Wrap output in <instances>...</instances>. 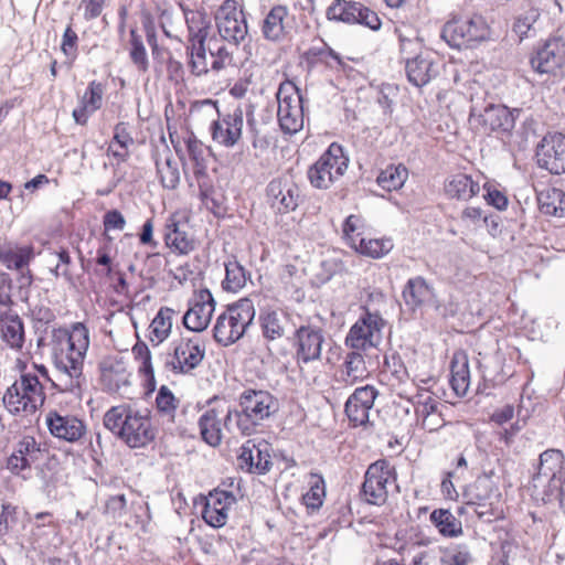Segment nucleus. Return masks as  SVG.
I'll list each match as a JSON object with an SVG mask.
<instances>
[{"label": "nucleus", "mask_w": 565, "mask_h": 565, "mask_svg": "<svg viewBox=\"0 0 565 565\" xmlns=\"http://www.w3.org/2000/svg\"><path fill=\"white\" fill-rule=\"evenodd\" d=\"M397 472L387 459L372 462L364 475L361 494L365 502L383 505L388 498V488L396 483Z\"/></svg>", "instance_id": "8"}, {"label": "nucleus", "mask_w": 565, "mask_h": 565, "mask_svg": "<svg viewBox=\"0 0 565 565\" xmlns=\"http://www.w3.org/2000/svg\"><path fill=\"white\" fill-rule=\"evenodd\" d=\"M244 111L236 107L232 113L222 115L211 125L212 139L218 145L233 148L242 138Z\"/></svg>", "instance_id": "19"}, {"label": "nucleus", "mask_w": 565, "mask_h": 565, "mask_svg": "<svg viewBox=\"0 0 565 565\" xmlns=\"http://www.w3.org/2000/svg\"><path fill=\"white\" fill-rule=\"evenodd\" d=\"M384 324L385 321L380 313L366 310L350 328L345 337V344L351 349L362 351L376 348L382 341Z\"/></svg>", "instance_id": "12"}, {"label": "nucleus", "mask_w": 565, "mask_h": 565, "mask_svg": "<svg viewBox=\"0 0 565 565\" xmlns=\"http://www.w3.org/2000/svg\"><path fill=\"white\" fill-rule=\"evenodd\" d=\"M215 26L220 39L238 47L248 36V23L243 7L236 0H224L215 12Z\"/></svg>", "instance_id": "7"}, {"label": "nucleus", "mask_w": 565, "mask_h": 565, "mask_svg": "<svg viewBox=\"0 0 565 565\" xmlns=\"http://www.w3.org/2000/svg\"><path fill=\"white\" fill-rule=\"evenodd\" d=\"M188 29V43L209 42L213 34L212 19L203 9L191 10L180 4Z\"/></svg>", "instance_id": "28"}, {"label": "nucleus", "mask_w": 565, "mask_h": 565, "mask_svg": "<svg viewBox=\"0 0 565 565\" xmlns=\"http://www.w3.org/2000/svg\"><path fill=\"white\" fill-rule=\"evenodd\" d=\"M429 520L444 537H458L463 532L461 521L448 509H435Z\"/></svg>", "instance_id": "38"}, {"label": "nucleus", "mask_w": 565, "mask_h": 565, "mask_svg": "<svg viewBox=\"0 0 565 565\" xmlns=\"http://www.w3.org/2000/svg\"><path fill=\"white\" fill-rule=\"evenodd\" d=\"M539 17L540 12L537 9L533 7L529 8L516 17L513 24V31L519 35L521 40L524 39L527 36L529 31L532 29Z\"/></svg>", "instance_id": "60"}, {"label": "nucleus", "mask_w": 565, "mask_h": 565, "mask_svg": "<svg viewBox=\"0 0 565 565\" xmlns=\"http://www.w3.org/2000/svg\"><path fill=\"white\" fill-rule=\"evenodd\" d=\"M256 310L249 298H243L227 306L221 313L213 328L215 341L222 345H230L238 341L253 324Z\"/></svg>", "instance_id": "4"}, {"label": "nucleus", "mask_w": 565, "mask_h": 565, "mask_svg": "<svg viewBox=\"0 0 565 565\" xmlns=\"http://www.w3.org/2000/svg\"><path fill=\"white\" fill-rule=\"evenodd\" d=\"M500 495L499 489L488 477L477 478L463 493V498L468 500V507L471 508V512L478 519L488 522L497 518L494 503L499 501Z\"/></svg>", "instance_id": "11"}, {"label": "nucleus", "mask_w": 565, "mask_h": 565, "mask_svg": "<svg viewBox=\"0 0 565 565\" xmlns=\"http://www.w3.org/2000/svg\"><path fill=\"white\" fill-rule=\"evenodd\" d=\"M278 102L277 117L280 129L294 135L303 128L302 96L299 88L290 81L282 82L276 94Z\"/></svg>", "instance_id": "10"}, {"label": "nucleus", "mask_w": 565, "mask_h": 565, "mask_svg": "<svg viewBox=\"0 0 565 565\" xmlns=\"http://www.w3.org/2000/svg\"><path fill=\"white\" fill-rule=\"evenodd\" d=\"M34 257L31 245L20 246L10 241L0 242V263L8 269L23 270Z\"/></svg>", "instance_id": "32"}, {"label": "nucleus", "mask_w": 565, "mask_h": 565, "mask_svg": "<svg viewBox=\"0 0 565 565\" xmlns=\"http://www.w3.org/2000/svg\"><path fill=\"white\" fill-rule=\"evenodd\" d=\"M270 450L271 446L266 440L245 441L237 457L239 468L250 473H267L273 466Z\"/></svg>", "instance_id": "17"}, {"label": "nucleus", "mask_w": 565, "mask_h": 565, "mask_svg": "<svg viewBox=\"0 0 565 565\" xmlns=\"http://www.w3.org/2000/svg\"><path fill=\"white\" fill-rule=\"evenodd\" d=\"M31 523V535L34 540H39L42 536L49 535V531L54 532L57 529V522L54 521L51 512H39L35 513L32 519L29 520Z\"/></svg>", "instance_id": "55"}, {"label": "nucleus", "mask_w": 565, "mask_h": 565, "mask_svg": "<svg viewBox=\"0 0 565 565\" xmlns=\"http://www.w3.org/2000/svg\"><path fill=\"white\" fill-rule=\"evenodd\" d=\"M376 396L377 391L371 385L358 387L349 396L344 405V412L352 426H363L369 422V413Z\"/></svg>", "instance_id": "21"}, {"label": "nucleus", "mask_w": 565, "mask_h": 565, "mask_svg": "<svg viewBox=\"0 0 565 565\" xmlns=\"http://www.w3.org/2000/svg\"><path fill=\"white\" fill-rule=\"evenodd\" d=\"M173 315L174 310L170 308H161L156 315L149 327V338L152 343L156 341L154 345L160 344L169 337L172 328Z\"/></svg>", "instance_id": "45"}, {"label": "nucleus", "mask_w": 565, "mask_h": 565, "mask_svg": "<svg viewBox=\"0 0 565 565\" xmlns=\"http://www.w3.org/2000/svg\"><path fill=\"white\" fill-rule=\"evenodd\" d=\"M205 356V347L198 338H181L175 343L173 355L167 365L174 373L188 374L196 369Z\"/></svg>", "instance_id": "16"}, {"label": "nucleus", "mask_w": 565, "mask_h": 565, "mask_svg": "<svg viewBox=\"0 0 565 565\" xmlns=\"http://www.w3.org/2000/svg\"><path fill=\"white\" fill-rule=\"evenodd\" d=\"M207 42L188 43L186 55L189 57L188 65L191 73L195 76H202L207 74L210 67L206 54Z\"/></svg>", "instance_id": "47"}, {"label": "nucleus", "mask_w": 565, "mask_h": 565, "mask_svg": "<svg viewBox=\"0 0 565 565\" xmlns=\"http://www.w3.org/2000/svg\"><path fill=\"white\" fill-rule=\"evenodd\" d=\"M266 194L270 206L280 214L295 211L300 201V190L289 178L273 179L267 188Z\"/></svg>", "instance_id": "18"}, {"label": "nucleus", "mask_w": 565, "mask_h": 565, "mask_svg": "<svg viewBox=\"0 0 565 565\" xmlns=\"http://www.w3.org/2000/svg\"><path fill=\"white\" fill-rule=\"evenodd\" d=\"M412 402L418 420L439 413V401L427 390L419 391L413 396Z\"/></svg>", "instance_id": "49"}, {"label": "nucleus", "mask_w": 565, "mask_h": 565, "mask_svg": "<svg viewBox=\"0 0 565 565\" xmlns=\"http://www.w3.org/2000/svg\"><path fill=\"white\" fill-rule=\"evenodd\" d=\"M394 247L391 238H361L358 250L372 258H382L387 255Z\"/></svg>", "instance_id": "51"}, {"label": "nucleus", "mask_w": 565, "mask_h": 565, "mask_svg": "<svg viewBox=\"0 0 565 565\" xmlns=\"http://www.w3.org/2000/svg\"><path fill=\"white\" fill-rule=\"evenodd\" d=\"M0 332L2 340L14 350H20L24 343V326L18 315L0 316Z\"/></svg>", "instance_id": "35"}, {"label": "nucleus", "mask_w": 565, "mask_h": 565, "mask_svg": "<svg viewBox=\"0 0 565 565\" xmlns=\"http://www.w3.org/2000/svg\"><path fill=\"white\" fill-rule=\"evenodd\" d=\"M164 243L173 253L188 255L195 248V241L188 232V225L170 216L164 225Z\"/></svg>", "instance_id": "27"}, {"label": "nucleus", "mask_w": 565, "mask_h": 565, "mask_svg": "<svg viewBox=\"0 0 565 565\" xmlns=\"http://www.w3.org/2000/svg\"><path fill=\"white\" fill-rule=\"evenodd\" d=\"M289 10L284 4H276L265 14L260 31L267 41L281 42L287 36V23Z\"/></svg>", "instance_id": "31"}, {"label": "nucleus", "mask_w": 565, "mask_h": 565, "mask_svg": "<svg viewBox=\"0 0 565 565\" xmlns=\"http://www.w3.org/2000/svg\"><path fill=\"white\" fill-rule=\"evenodd\" d=\"M19 523V507L11 501H0V537L9 534Z\"/></svg>", "instance_id": "52"}, {"label": "nucleus", "mask_w": 565, "mask_h": 565, "mask_svg": "<svg viewBox=\"0 0 565 565\" xmlns=\"http://www.w3.org/2000/svg\"><path fill=\"white\" fill-rule=\"evenodd\" d=\"M276 411L277 401L268 391L247 388L238 397V408L227 409L224 427L230 431L236 428L242 435L250 436Z\"/></svg>", "instance_id": "3"}, {"label": "nucleus", "mask_w": 565, "mask_h": 565, "mask_svg": "<svg viewBox=\"0 0 565 565\" xmlns=\"http://www.w3.org/2000/svg\"><path fill=\"white\" fill-rule=\"evenodd\" d=\"M104 85L100 82L92 81L82 96L79 103L95 113L103 105Z\"/></svg>", "instance_id": "58"}, {"label": "nucleus", "mask_w": 565, "mask_h": 565, "mask_svg": "<svg viewBox=\"0 0 565 565\" xmlns=\"http://www.w3.org/2000/svg\"><path fill=\"white\" fill-rule=\"evenodd\" d=\"M327 19L347 24H361L371 30L381 28L379 15L363 3L352 0H334L326 11Z\"/></svg>", "instance_id": "14"}, {"label": "nucleus", "mask_w": 565, "mask_h": 565, "mask_svg": "<svg viewBox=\"0 0 565 565\" xmlns=\"http://www.w3.org/2000/svg\"><path fill=\"white\" fill-rule=\"evenodd\" d=\"M2 401L13 415H32L45 402L44 387L36 374L21 373L20 379L7 388Z\"/></svg>", "instance_id": "5"}, {"label": "nucleus", "mask_w": 565, "mask_h": 565, "mask_svg": "<svg viewBox=\"0 0 565 565\" xmlns=\"http://www.w3.org/2000/svg\"><path fill=\"white\" fill-rule=\"evenodd\" d=\"M103 423L115 437L129 448H142L156 438L148 409H137L121 404L110 407L104 415Z\"/></svg>", "instance_id": "2"}, {"label": "nucleus", "mask_w": 565, "mask_h": 565, "mask_svg": "<svg viewBox=\"0 0 565 565\" xmlns=\"http://www.w3.org/2000/svg\"><path fill=\"white\" fill-rule=\"evenodd\" d=\"M215 310V300L209 289L199 290L183 316V324L194 332L205 330Z\"/></svg>", "instance_id": "20"}, {"label": "nucleus", "mask_w": 565, "mask_h": 565, "mask_svg": "<svg viewBox=\"0 0 565 565\" xmlns=\"http://www.w3.org/2000/svg\"><path fill=\"white\" fill-rule=\"evenodd\" d=\"M203 520L213 527H222L227 521V511L224 507L214 508L212 503H205L202 511Z\"/></svg>", "instance_id": "62"}, {"label": "nucleus", "mask_w": 565, "mask_h": 565, "mask_svg": "<svg viewBox=\"0 0 565 565\" xmlns=\"http://www.w3.org/2000/svg\"><path fill=\"white\" fill-rule=\"evenodd\" d=\"M565 471L559 476L534 475L531 481V497L543 504L556 502L565 481Z\"/></svg>", "instance_id": "30"}, {"label": "nucleus", "mask_w": 565, "mask_h": 565, "mask_svg": "<svg viewBox=\"0 0 565 565\" xmlns=\"http://www.w3.org/2000/svg\"><path fill=\"white\" fill-rule=\"evenodd\" d=\"M221 412L217 408H209L199 419L202 439L212 447L222 441Z\"/></svg>", "instance_id": "37"}, {"label": "nucleus", "mask_w": 565, "mask_h": 565, "mask_svg": "<svg viewBox=\"0 0 565 565\" xmlns=\"http://www.w3.org/2000/svg\"><path fill=\"white\" fill-rule=\"evenodd\" d=\"M540 211L545 215L565 216V192L557 188H548L537 194Z\"/></svg>", "instance_id": "39"}, {"label": "nucleus", "mask_w": 565, "mask_h": 565, "mask_svg": "<svg viewBox=\"0 0 565 565\" xmlns=\"http://www.w3.org/2000/svg\"><path fill=\"white\" fill-rule=\"evenodd\" d=\"M308 484L309 490L302 495V502L311 511H317L326 497L324 480L318 473H310Z\"/></svg>", "instance_id": "48"}, {"label": "nucleus", "mask_w": 565, "mask_h": 565, "mask_svg": "<svg viewBox=\"0 0 565 565\" xmlns=\"http://www.w3.org/2000/svg\"><path fill=\"white\" fill-rule=\"evenodd\" d=\"M46 425L50 433L68 443L79 440L86 431L85 424L75 416H62L52 411L46 415Z\"/></svg>", "instance_id": "26"}, {"label": "nucleus", "mask_w": 565, "mask_h": 565, "mask_svg": "<svg viewBox=\"0 0 565 565\" xmlns=\"http://www.w3.org/2000/svg\"><path fill=\"white\" fill-rule=\"evenodd\" d=\"M349 159L338 143H331L319 159L309 167L307 177L317 189H329L348 169Z\"/></svg>", "instance_id": "9"}, {"label": "nucleus", "mask_w": 565, "mask_h": 565, "mask_svg": "<svg viewBox=\"0 0 565 565\" xmlns=\"http://www.w3.org/2000/svg\"><path fill=\"white\" fill-rule=\"evenodd\" d=\"M132 354L140 362L139 372L143 374L149 385H154V371L151 363V352L145 342L138 341L132 347Z\"/></svg>", "instance_id": "53"}, {"label": "nucleus", "mask_w": 565, "mask_h": 565, "mask_svg": "<svg viewBox=\"0 0 565 565\" xmlns=\"http://www.w3.org/2000/svg\"><path fill=\"white\" fill-rule=\"evenodd\" d=\"M480 192V185L465 173H457L445 183V193L450 199L468 201Z\"/></svg>", "instance_id": "34"}, {"label": "nucleus", "mask_w": 565, "mask_h": 565, "mask_svg": "<svg viewBox=\"0 0 565 565\" xmlns=\"http://www.w3.org/2000/svg\"><path fill=\"white\" fill-rule=\"evenodd\" d=\"M563 45L557 40L546 41L531 57L532 68L539 74H553L564 63Z\"/></svg>", "instance_id": "25"}, {"label": "nucleus", "mask_w": 565, "mask_h": 565, "mask_svg": "<svg viewBox=\"0 0 565 565\" xmlns=\"http://www.w3.org/2000/svg\"><path fill=\"white\" fill-rule=\"evenodd\" d=\"M130 58L139 71L146 72L149 66L146 47L143 45L141 36L135 29L130 31Z\"/></svg>", "instance_id": "57"}, {"label": "nucleus", "mask_w": 565, "mask_h": 565, "mask_svg": "<svg viewBox=\"0 0 565 565\" xmlns=\"http://www.w3.org/2000/svg\"><path fill=\"white\" fill-rule=\"evenodd\" d=\"M408 178V170L404 164H390L383 169L377 178V184L388 192L399 190Z\"/></svg>", "instance_id": "43"}, {"label": "nucleus", "mask_w": 565, "mask_h": 565, "mask_svg": "<svg viewBox=\"0 0 565 565\" xmlns=\"http://www.w3.org/2000/svg\"><path fill=\"white\" fill-rule=\"evenodd\" d=\"M450 374L451 388L457 396H465L470 385V371L467 355H454L450 365Z\"/></svg>", "instance_id": "36"}, {"label": "nucleus", "mask_w": 565, "mask_h": 565, "mask_svg": "<svg viewBox=\"0 0 565 565\" xmlns=\"http://www.w3.org/2000/svg\"><path fill=\"white\" fill-rule=\"evenodd\" d=\"M61 50L66 56L68 66L71 67L77 57L78 50V36L77 33L72 29V25H67L62 35Z\"/></svg>", "instance_id": "61"}, {"label": "nucleus", "mask_w": 565, "mask_h": 565, "mask_svg": "<svg viewBox=\"0 0 565 565\" xmlns=\"http://www.w3.org/2000/svg\"><path fill=\"white\" fill-rule=\"evenodd\" d=\"M405 71L409 83L416 87L427 85L431 79L438 76V63L430 53H419L416 56H404Z\"/></svg>", "instance_id": "22"}, {"label": "nucleus", "mask_w": 565, "mask_h": 565, "mask_svg": "<svg viewBox=\"0 0 565 565\" xmlns=\"http://www.w3.org/2000/svg\"><path fill=\"white\" fill-rule=\"evenodd\" d=\"M163 160L161 156L156 157L157 172L163 188L174 190L180 182V172L177 162L172 159L170 150L166 149Z\"/></svg>", "instance_id": "41"}, {"label": "nucleus", "mask_w": 565, "mask_h": 565, "mask_svg": "<svg viewBox=\"0 0 565 565\" xmlns=\"http://www.w3.org/2000/svg\"><path fill=\"white\" fill-rule=\"evenodd\" d=\"M359 351L348 353L344 361L347 376L352 382L362 380L367 375L364 358Z\"/></svg>", "instance_id": "56"}, {"label": "nucleus", "mask_w": 565, "mask_h": 565, "mask_svg": "<svg viewBox=\"0 0 565 565\" xmlns=\"http://www.w3.org/2000/svg\"><path fill=\"white\" fill-rule=\"evenodd\" d=\"M324 342L326 332L321 327L311 322L298 327L292 338L297 364L301 365L320 361Z\"/></svg>", "instance_id": "13"}, {"label": "nucleus", "mask_w": 565, "mask_h": 565, "mask_svg": "<svg viewBox=\"0 0 565 565\" xmlns=\"http://www.w3.org/2000/svg\"><path fill=\"white\" fill-rule=\"evenodd\" d=\"M263 337L268 341L281 339L289 324V316L281 310L267 309L259 313Z\"/></svg>", "instance_id": "33"}, {"label": "nucleus", "mask_w": 565, "mask_h": 565, "mask_svg": "<svg viewBox=\"0 0 565 565\" xmlns=\"http://www.w3.org/2000/svg\"><path fill=\"white\" fill-rule=\"evenodd\" d=\"M41 457V445L34 437L24 436L13 448L12 454L7 459V469L13 475H21L30 470L32 463Z\"/></svg>", "instance_id": "24"}, {"label": "nucleus", "mask_w": 565, "mask_h": 565, "mask_svg": "<svg viewBox=\"0 0 565 565\" xmlns=\"http://www.w3.org/2000/svg\"><path fill=\"white\" fill-rule=\"evenodd\" d=\"M475 558L467 544H451L440 556L441 565H471Z\"/></svg>", "instance_id": "50"}, {"label": "nucleus", "mask_w": 565, "mask_h": 565, "mask_svg": "<svg viewBox=\"0 0 565 565\" xmlns=\"http://www.w3.org/2000/svg\"><path fill=\"white\" fill-rule=\"evenodd\" d=\"M64 337L65 348L61 344V348L55 350L54 364L65 381L63 384L52 383L62 392L77 394L85 383L83 366L89 348V331L84 323L76 322Z\"/></svg>", "instance_id": "1"}, {"label": "nucleus", "mask_w": 565, "mask_h": 565, "mask_svg": "<svg viewBox=\"0 0 565 565\" xmlns=\"http://www.w3.org/2000/svg\"><path fill=\"white\" fill-rule=\"evenodd\" d=\"M253 114L254 106L249 104L246 110L247 126L252 135V147L256 150L255 157H259L260 154L268 150L270 140L267 136L260 134Z\"/></svg>", "instance_id": "54"}, {"label": "nucleus", "mask_w": 565, "mask_h": 565, "mask_svg": "<svg viewBox=\"0 0 565 565\" xmlns=\"http://www.w3.org/2000/svg\"><path fill=\"white\" fill-rule=\"evenodd\" d=\"M489 36V25L481 14L452 19L441 30V38L450 47L458 50L473 47Z\"/></svg>", "instance_id": "6"}, {"label": "nucleus", "mask_w": 565, "mask_h": 565, "mask_svg": "<svg viewBox=\"0 0 565 565\" xmlns=\"http://www.w3.org/2000/svg\"><path fill=\"white\" fill-rule=\"evenodd\" d=\"M565 456L562 450L551 448L539 456V463L535 475L537 476H559L565 471Z\"/></svg>", "instance_id": "40"}, {"label": "nucleus", "mask_w": 565, "mask_h": 565, "mask_svg": "<svg viewBox=\"0 0 565 565\" xmlns=\"http://www.w3.org/2000/svg\"><path fill=\"white\" fill-rule=\"evenodd\" d=\"M129 376L122 363L116 362L103 369L102 381L108 392L117 393L130 385Z\"/></svg>", "instance_id": "46"}, {"label": "nucleus", "mask_w": 565, "mask_h": 565, "mask_svg": "<svg viewBox=\"0 0 565 565\" xmlns=\"http://www.w3.org/2000/svg\"><path fill=\"white\" fill-rule=\"evenodd\" d=\"M479 122L484 130L510 134L515 126V118L507 106L491 104L479 115Z\"/></svg>", "instance_id": "29"}, {"label": "nucleus", "mask_w": 565, "mask_h": 565, "mask_svg": "<svg viewBox=\"0 0 565 565\" xmlns=\"http://www.w3.org/2000/svg\"><path fill=\"white\" fill-rule=\"evenodd\" d=\"M402 297L407 308L412 311L424 306L439 307L434 287L422 276L407 280L402 291Z\"/></svg>", "instance_id": "23"}, {"label": "nucleus", "mask_w": 565, "mask_h": 565, "mask_svg": "<svg viewBox=\"0 0 565 565\" xmlns=\"http://www.w3.org/2000/svg\"><path fill=\"white\" fill-rule=\"evenodd\" d=\"M536 160L540 168L552 174L565 172V135L547 134L536 147Z\"/></svg>", "instance_id": "15"}, {"label": "nucleus", "mask_w": 565, "mask_h": 565, "mask_svg": "<svg viewBox=\"0 0 565 565\" xmlns=\"http://www.w3.org/2000/svg\"><path fill=\"white\" fill-rule=\"evenodd\" d=\"M156 406L160 414L173 418L174 412L178 407V401L166 385H162L158 391Z\"/></svg>", "instance_id": "59"}, {"label": "nucleus", "mask_w": 565, "mask_h": 565, "mask_svg": "<svg viewBox=\"0 0 565 565\" xmlns=\"http://www.w3.org/2000/svg\"><path fill=\"white\" fill-rule=\"evenodd\" d=\"M225 278L222 287L226 291L237 292L247 281V273L235 256H231L225 263Z\"/></svg>", "instance_id": "42"}, {"label": "nucleus", "mask_w": 565, "mask_h": 565, "mask_svg": "<svg viewBox=\"0 0 565 565\" xmlns=\"http://www.w3.org/2000/svg\"><path fill=\"white\" fill-rule=\"evenodd\" d=\"M57 264L51 270L52 274L58 278L63 277L67 282H73V275L70 270V266L72 265V258L67 249L61 248L57 253Z\"/></svg>", "instance_id": "63"}, {"label": "nucleus", "mask_w": 565, "mask_h": 565, "mask_svg": "<svg viewBox=\"0 0 565 565\" xmlns=\"http://www.w3.org/2000/svg\"><path fill=\"white\" fill-rule=\"evenodd\" d=\"M228 43L216 36H212L207 42L209 54L212 57L211 70L218 72L226 68L233 62V52L230 51Z\"/></svg>", "instance_id": "44"}, {"label": "nucleus", "mask_w": 565, "mask_h": 565, "mask_svg": "<svg viewBox=\"0 0 565 565\" xmlns=\"http://www.w3.org/2000/svg\"><path fill=\"white\" fill-rule=\"evenodd\" d=\"M111 142H115L121 149L129 148L134 145V138L128 130V124L120 121L114 127V137Z\"/></svg>", "instance_id": "64"}]
</instances>
